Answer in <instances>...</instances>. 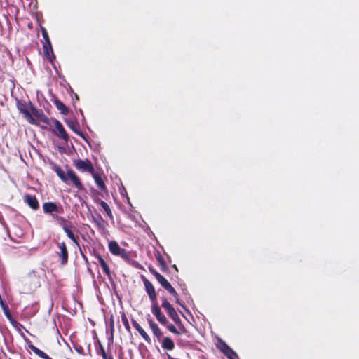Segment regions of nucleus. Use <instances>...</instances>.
Instances as JSON below:
<instances>
[{
	"mask_svg": "<svg viewBox=\"0 0 359 359\" xmlns=\"http://www.w3.org/2000/svg\"><path fill=\"white\" fill-rule=\"evenodd\" d=\"M145 290L151 302V312L161 325H167L168 320L161 312V307L157 302V294L152 283L146 278L142 277Z\"/></svg>",
	"mask_w": 359,
	"mask_h": 359,
	"instance_id": "nucleus-1",
	"label": "nucleus"
},
{
	"mask_svg": "<svg viewBox=\"0 0 359 359\" xmlns=\"http://www.w3.org/2000/svg\"><path fill=\"white\" fill-rule=\"evenodd\" d=\"M217 348L229 359H236L238 358L236 353L222 340L218 341Z\"/></svg>",
	"mask_w": 359,
	"mask_h": 359,
	"instance_id": "nucleus-2",
	"label": "nucleus"
},
{
	"mask_svg": "<svg viewBox=\"0 0 359 359\" xmlns=\"http://www.w3.org/2000/svg\"><path fill=\"white\" fill-rule=\"evenodd\" d=\"M74 165L78 170L83 172L94 173V168L92 163L88 160H78L74 162Z\"/></svg>",
	"mask_w": 359,
	"mask_h": 359,
	"instance_id": "nucleus-3",
	"label": "nucleus"
},
{
	"mask_svg": "<svg viewBox=\"0 0 359 359\" xmlns=\"http://www.w3.org/2000/svg\"><path fill=\"white\" fill-rule=\"evenodd\" d=\"M52 122L57 130V135L59 136L60 137L62 138L65 141H67L68 140V135L66 133V131L65 130L61 123L56 119L52 120Z\"/></svg>",
	"mask_w": 359,
	"mask_h": 359,
	"instance_id": "nucleus-4",
	"label": "nucleus"
},
{
	"mask_svg": "<svg viewBox=\"0 0 359 359\" xmlns=\"http://www.w3.org/2000/svg\"><path fill=\"white\" fill-rule=\"evenodd\" d=\"M148 323L154 336L160 341L163 337V332L158 325L151 318L148 319Z\"/></svg>",
	"mask_w": 359,
	"mask_h": 359,
	"instance_id": "nucleus-5",
	"label": "nucleus"
},
{
	"mask_svg": "<svg viewBox=\"0 0 359 359\" xmlns=\"http://www.w3.org/2000/svg\"><path fill=\"white\" fill-rule=\"evenodd\" d=\"M114 255L120 256L124 260L129 259L128 252L125 249L121 248L118 244L115 241H114Z\"/></svg>",
	"mask_w": 359,
	"mask_h": 359,
	"instance_id": "nucleus-6",
	"label": "nucleus"
},
{
	"mask_svg": "<svg viewBox=\"0 0 359 359\" xmlns=\"http://www.w3.org/2000/svg\"><path fill=\"white\" fill-rule=\"evenodd\" d=\"M161 306L165 309L168 315L170 318L173 316L177 313L175 308L170 304L168 299L165 297L162 298V305Z\"/></svg>",
	"mask_w": 359,
	"mask_h": 359,
	"instance_id": "nucleus-7",
	"label": "nucleus"
},
{
	"mask_svg": "<svg viewBox=\"0 0 359 359\" xmlns=\"http://www.w3.org/2000/svg\"><path fill=\"white\" fill-rule=\"evenodd\" d=\"M161 347L164 350L172 351L175 348V343L170 337H165L161 340Z\"/></svg>",
	"mask_w": 359,
	"mask_h": 359,
	"instance_id": "nucleus-8",
	"label": "nucleus"
},
{
	"mask_svg": "<svg viewBox=\"0 0 359 359\" xmlns=\"http://www.w3.org/2000/svg\"><path fill=\"white\" fill-rule=\"evenodd\" d=\"M68 180H70L79 189H82L83 186L75 172L71 170H68Z\"/></svg>",
	"mask_w": 359,
	"mask_h": 359,
	"instance_id": "nucleus-9",
	"label": "nucleus"
},
{
	"mask_svg": "<svg viewBox=\"0 0 359 359\" xmlns=\"http://www.w3.org/2000/svg\"><path fill=\"white\" fill-rule=\"evenodd\" d=\"M25 202L29 205L30 208L34 210H36L39 208V203L35 196L29 194L25 196Z\"/></svg>",
	"mask_w": 359,
	"mask_h": 359,
	"instance_id": "nucleus-10",
	"label": "nucleus"
},
{
	"mask_svg": "<svg viewBox=\"0 0 359 359\" xmlns=\"http://www.w3.org/2000/svg\"><path fill=\"white\" fill-rule=\"evenodd\" d=\"M60 252H59V255L62 258V264H65L67 262L68 259V252L66 248L65 243H61L59 245Z\"/></svg>",
	"mask_w": 359,
	"mask_h": 359,
	"instance_id": "nucleus-11",
	"label": "nucleus"
},
{
	"mask_svg": "<svg viewBox=\"0 0 359 359\" xmlns=\"http://www.w3.org/2000/svg\"><path fill=\"white\" fill-rule=\"evenodd\" d=\"M43 209L46 213H51L53 212H58V208L54 203H45L43 205Z\"/></svg>",
	"mask_w": 359,
	"mask_h": 359,
	"instance_id": "nucleus-12",
	"label": "nucleus"
},
{
	"mask_svg": "<svg viewBox=\"0 0 359 359\" xmlns=\"http://www.w3.org/2000/svg\"><path fill=\"white\" fill-rule=\"evenodd\" d=\"M29 348L30 350H32L36 355H37L38 356L43 358V359H52L51 358H50L47 354H46L45 353H43L42 351H41L40 349H39L37 347H36L35 346L32 345V344H29Z\"/></svg>",
	"mask_w": 359,
	"mask_h": 359,
	"instance_id": "nucleus-13",
	"label": "nucleus"
},
{
	"mask_svg": "<svg viewBox=\"0 0 359 359\" xmlns=\"http://www.w3.org/2000/svg\"><path fill=\"white\" fill-rule=\"evenodd\" d=\"M166 326L167 329L172 333L176 334V335H182L183 334H186L187 331H182L179 328H177L174 325L170 324L169 322L167 325H164Z\"/></svg>",
	"mask_w": 359,
	"mask_h": 359,
	"instance_id": "nucleus-14",
	"label": "nucleus"
},
{
	"mask_svg": "<svg viewBox=\"0 0 359 359\" xmlns=\"http://www.w3.org/2000/svg\"><path fill=\"white\" fill-rule=\"evenodd\" d=\"M170 318L173 320V322L176 324V325L180 330H181L182 331H187L184 325L182 324V320L180 316H178L177 313L173 316H172Z\"/></svg>",
	"mask_w": 359,
	"mask_h": 359,
	"instance_id": "nucleus-15",
	"label": "nucleus"
},
{
	"mask_svg": "<svg viewBox=\"0 0 359 359\" xmlns=\"http://www.w3.org/2000/svg\"><path fill=\"white\" fill-rule=\"evenodd\" d=\"M170 294H172L175 299V301L177 304H179L180 305H181L182 307H184V305L180 303V299H179V295L177 292V291L175 290V289L170 285H169V286L165 289Z\"/></svg>",
	"mask_w": 359,
	"mask_h": 359,
	"instance_id": "nucleus-16",
	"label": "nucleus"
},
{
	"mask_svg": "<svg viewBox=\"0 0 359 359\" xmlns=\"http://www.w3.org/2000/svg\"><path fill=\"white\" fill-rule=\"evenodd\" d=\"M156 260L158 263V266H160L161 270L162 271H165L168 269V266L164 258L160 254H158L156 256Z\"/></svg>",
	"mask_w": 359,
	"mask_h": 359,
	"instance_id": "nucleus-17",
	"label": "nucleus"
},
{
	"mask_svg": "<svg viewBox=\"0 0 359 359\" xmlns=\"http://www.w3.org/2000/svg\"><path fill=\"white\" fill-rule=\"evenodd\" d=\"M93 178H94L96 184H97L98 187L100 189H101L102 190H104L105 185H104V181L102 179V177L97 173H93Z\"/></svg>",
	"mask_w": 359,
	"mask_h": 359,
	"instance_id": "nucleus-18",
	"label": "nucleus"
},
{
	"mask_svg": "<svg viewBox=\"0 0 359 359\" xmlns=\"http://www.w3.org/2000/svg\"><path fill=\"white\" fill-rule=\"evenodd\" d=\"M55 171L57 174V175L59 176V177L64 182H67L68 181V171L67 172H65V171H63L61 168H57L55 169Z\"/></svg>",
	"mask_w": 359,
	"mask_h": 359,
	"instance_id": "nucleus-19",
	"label": "nucleus"
},
{
	"mask_svg": "<svg viewBox=\"0 0 359 359\" xmlns=\"http://www.w3.org/2000/svg\"><path fill=\"white\" fill-rule=\"evenodd\" d=\"M156 280L165 289H166L169 285H170V283L161 274L156 276Z\"/></svg>",
	"mask_w": 359,
	"mask_h": 359,
	"instance_id": "nucleus-20",
	"label": "nucleus"
},
{
	"mask_svg": "<svg viewBox=\"0 0 359 359\" xmlns=\"http://www.w3.org/2000/svg\"><path fill=\"white\" fill-rule=\"evenodd\" d=\"M55 105L61 111L62 114H65L67 113V109L62 102L59 100L55 101Z\"/></svg>",
	"mask_w": 359,
	"mask_h": 359,
	"instance_id": "nucleus-21",
	"label": "nucleus"
},
{
	"mask_svg": "<svg viewBox=\"0 0 359 359\" xmlns=\"http://www.w3.org/2000/svg\"><path fill=\"white\" fill-rule=\"evenodd\" d=\"M18 109L24 114L26 115V114L29 113V111L27 108V106L25 103H22L21 102H18Z\"/></svg>",
	"mask_w": 359,
	"mask_h": 359,
	"instance_id": "nucleus-22",
	"label": "nucleus"
},
{
	"mask_svg": "<svg viewBox=\"0 0 359 359\" xmlns=\"http://www.w3.org/2000/svg\"><path fill=\"white\" fill-rule=\"evenodd\" d=\"M43 52L45 55L49 59L51 60V55H53V51H50L49 46L47 43H45L43 45Z\"/></svg>",
	"mask_w": 359,
	"mask_h": 359,
	"instance_id": "nucleus-23",
	"label": "nucleus"
},
{
	"mask_svg": "<svg viewBox=\"0 0 359 359\" xmlns=\"http://www.w3.org/2000/svg\"><path fill=\"white\" fill-rule=\"evenodd\" d=\"M63 229H64L65 231L66 232L67 236L71 240H72L74 243H76V238L75 236L74 235V233H72V231L67 226H64Z\"/></svg>",
	"mask_w": 359,
	"mask_h": 359,
	"instance_id": "nucleus-24",
	"label": "nucleus"
},
{
	"mask_svg": "<svg viewBox=\"0 0 359 359\" xmlns=\"http://www.w3.org/2000/svg\"><path fill=\"white\" fill-rule=\"evenodd\" d=\"M100 205L104 210V211L107 212V214L109 216L111 215L110 207L109 206V205L107 203H105L104 201H101L100 203Z\"/></svg>",
	"mask_w": 359,
	"mask_h": 359,
	"instance_id": "nucleus-25",
	"label": "nucleus"
},
{
	"mask_svg": "<svg viewBox=\"0 0 359 359\" xmlns=\"http://www.w3.org/2000/svg\"><path fill=\"white\" fill-rule=\"evenodd\" d=\"M138 333L141 335V337L147 341V343H151V340L150 337L147 334V333L142 328L141 331L138 332Z\"/></svg>",
	"mask_w": 359,
	"mask_h": 359,
	"instance_id": "nucleus-26",
	"label": "nucleus"
},
{
	"mask_svg": "<svg viewBox=\"0 0 359 359\" xmlns=\"http://www.w3.org/2000/svg\"><path fill=\"white\" fill-rule=\"evenodd\" d=\"M42 34H43V39H45V41H46L45 43H48V45L49 46V48L50 49V51L52 52V47H51L50 41L49 39L48 33H47V32H46V30L45 29H43Z\"/></svg>",
	"mask_w": 359,
	"mask_h": 359,
	"instance_id": "nucleus-27",
	"label": "nucleus"
},
{
	"mask_svg": "<svg viewBox=\"0 0 359 359\" xmlns=\"http://www.w3.org/2000/svg\"><path fill=\"white\" fill-rule=\"evenodd\" d=\"M68 125L75 133H76L79 135H81V133H80V131L78 129L79 126L77 123L71 122V123H68Z\"/></svg>",
	"mask_w": 359,
	"mask_h": 359,
	"instance_id": "nucleus-28",
	"label": "nucleus"
},
{
	"mask_svg": "<svg viewBox=\"0 0 359 359\" xmlns=\"http://www.w3.org/2000/svg\"><path fill=\"white\" fill-rule=\"evenodd\" d=\"M102 271L105 273L106 275H107V276L109 278H110L111 276V274H110V269H109V267L107 264H105L103 267H101Z\"/></svg>",
	"mask_w": 359,
	"mask_h": 359,
	"instance_id": "nucleus-29",
	"label": "nucleus"
},
{
	"mask_svg": "<svg viewBox=\"0 0 359 359\" xmlns=\"http://www.w3.org/2000/svg\"><path fill=\"white\" fill-rule=\"evenodd\" d=\"M132 323H133V326L135 327V329L137 332L141 331V330L142 329V327L139 325V323H137L135 320H133Z\"/></svg>",
	"mask_w": 359,
	"mask_h": 359,
	"instance_id": "nucleus-30",
	"label": "nucleus"
},
{
	"mask_svg": "<svg viewBox=\"0 0 359 359\" xmlns=\"http://www.w3.org/2000/svg\"><path fill=\"white\" fill-rule=\"evenodd\" d=\"M25 118L27 119V121L31 123H34V118L32 117V116L30 114V113H27L26 114V115H25Z\"/></svg>",
	"mask_w": 359,
	"mask_h": 359,
	"instance_id": "nucleus-31",
	"label": "nucleus"
},
{
	"mask_svg": "<svg viewBox=\"0 0 359 359\" xmlns=\"http://www.w3.org/2000/svg\"><path fill=\"white\" fill-rule=\"evenodd\" d=\"M97 262H98V264L101 266V267H103L105 264H107L106 262L103 259L102 257H97Z\"/></svg>",
	"mask_w": 359,
	"mask_h": 359,
	"instance_id": "nucleus-32",
	"label": "nucleus"
},
{
	"mask_svg": "<svg viewBox=\"0 0 359 359\" xmlns=\"http://www.w3.org/2000/svg\"><path fill=\"white\" fill-rule=\"evenodd\" d=\"M149 270L151 272V273H152L155 276L156 278V276L161 275L152 266H149Z\"/></svg>",
	"mask_w": 359,
	"mask_h": 359,
	"instance_id": "nucleus-33",
	"label": "nucleus"
},
{
	"mask_svg": "<svg viewBox=\"0 0 359 359\" xmlns=\"http://www.w3.org/2000/svg\"><path fill=\"white\" fill-rule=\"evenodd\" d=\"M41 119L43 123L50 124V121L46 116H41Z\"/></svg>",
	"mask_w": 359,
	"mask_h": 359,
	"instance_id": "nucleus-34",
	"label": "nucleus"
},
{
	"mask_svg": "<svg viewBox=\"0 0 359 359\" xmlns=\"http://www.w3.org/2000/svg\"><path fill=\"white\" fill-rule=\"evenodd\" d=\"M102 355L104 359H111L110 357H107L106 352L102 348Z\"/></svg>",
	"mask_w": 359,
	"mask_h": 359,
	"instance_id": "nucleus-35",
	"label": "nucleus"
},
{
	"mask_svg": "<svg viewBox=\"0 0 359 359\" xmlns=\"http://www.w3.org/2000/svg\"><path fill=\"white\" fill-rule=\"evenodd\" d=\"M122 320L123 322V323L125 324V325L127 327H129V325H128V320L126 318V316H123L122 317Z\"/></svg>",
	"mask_w": 359,
	"mask_h": 359,
	"instance_id": "nucleus-36",
	"label": "nucleus"
},
{
	"mask_svg": "<svg viewBox=\"0 0 359 359\" xmlns=\"http://www.w3.org/2000/svg\"><path fill=\"white\" fill-rule=\"evenodd\" d=\"M120 193L122 196H124L125 194H127L126 190L123 187H122V188H120Z\"/></svg>",
	"mask_w": 359,
	"mask_h": 359,
	"instance_id": "nucleus-37",
	"label": "nucleus"
},
{
	"mask_svg": "<svg viewBox=\"0 0 359 359\" xmlns=\"http://www.w3.org/2000/svg\"><path fill=\"white\" fill-rule=\"evenodd\" d=\"M109 326L111 330V335L112 336V316L109 318Z\"/></svg>",
	"mask_w": 359,
	"mask_h": 359,
	"instance_id": "nucleus-38",
	"label": "nucleus"
},
{
	"mask_svg": "<svg viewBox=\"0 0 359 359\" xmlns=\"http://www.w3.org/2000/svg\"><path fill=\"white\" fill-rule=\"evenodd\" d=\"M4 311H5V314L6 316L8 318H11V315L8 312V307L6 306V309H4Z\"/></svg>",
	"mask_w": 359,
	"mask_h": 359,
	"instance_id": "nucleus-39",
	"label": "nucleus"
},
{
	"mask_svg": "<svg viewBox=\"0 0 359 359\" xmlns=\"http://www.w3.org/2000/svg\"><path fill=\"white\" fill-rule=\"evenodd\" d=\"M108 246H109V249L110 252H112V241L109 242Z\"/></svg>",
	"mask_w": 359,
	"mask_h": 359,
	"instance_id": "nucleus-40",
	"label": "nucleus"
},
{
	"mask_svg": "<svg viewBox=\"0 0 359 359\" xmlns=\"http://www.w3.org/2000/svg\"><path fill=\"white\" fill-rule=\"evenodd\" d=\"M0 304H1L3 309H6V306L4 304V302L1 299H0Z\"/></svg>",
	"mask_w": 359,
	"mask_h": 359,
	"instance_id": "nucleus-41",
	"label": "nucleus"
},
{
	"mask_svg": "<svg viewBox=\"0 0 359 359\" xmlns=\"http://www.w3.org/2000/svg\"><path fill=\"white\" fill-rule=\"evenodd\" d=\"M173 269H175L177 271V268L175 264L173 265Z\"/></svg>",
	"mask_w": 359,
	"mask_h": 359,
	"instance_id": "nucleus-42",
	"label": "nucleus"
}]
</instances>
